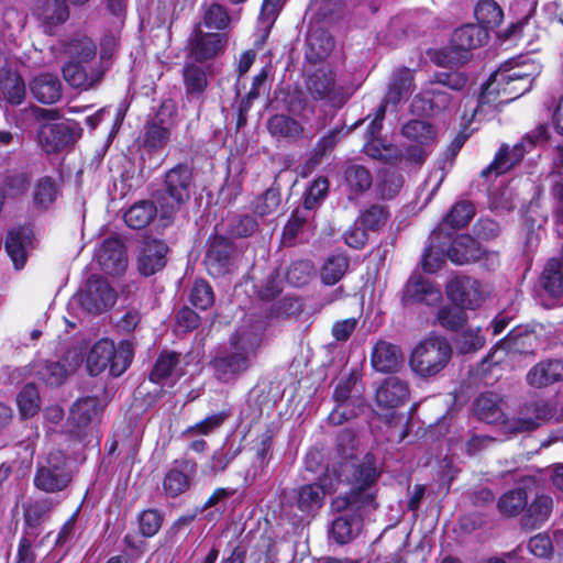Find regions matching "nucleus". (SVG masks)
<instances>
[{"instance_id":"obj_1","label":"nucleus","mask_w":563,"mask_h":563,"mask_svg":"<svg viewBox=\"0 0 563 563\" xmlns=\"http://www.w3.org/2000/svg\"><path fill=\"white\" fill-rule=\"evenodd\" d=\"M343 471L347 473L346 481L351 489L331 503V510L338 516L332 521L330 536L339 544H345L358 536L364 512L376 507L375 495L371 489L377 477L373 457L367 455L357 464L347 462Z\"/></svg>"},{"instance_id":"obj_2","label":"nucleus","mask_w":563,"mask_h":563,"mask_svg":"<svg viewBox=\"0 0 563 563\" xmlns=\"http://www.w3.org/2000/svg\"><path fill=\"white\" fill-rule=\"evenodd\" d=\"M260 343L261 338L255 331L245 327L238 329L230 339L229 349L212 361L216 377L229 383L246 372Z\"/></svg>"},{"instance_id":"obj_3","label":"nucleus","mask_w":563,"mask_h":563,"mask_svg":"<svg viewBox=\"0 0 563 563\" xmlns=\"http://www.w3.org/2000/svg\"><path fill=\"white\" fill-rule=\"evenodd\" d=\"M133 346L128 341H122L118 346L108 339L96 342L90 349L86 366L90 375L97 376L108 371L113 377L121 376L133 360Z\"/></svg>"},{"instance_id":"obj_4","label":"nucleus","mask_w":563,"mask_h":563,"mask_svg":"<svg viewBox=\"0 0 563 563\" xmlns=\"http://www.w3.org/2000/svg\"><path fill=\"white\" fill-rule=\"evenodd\" d=\"M451 356L452 347L446 339L430 336L412 350L409 366L422 378L433 377L448 366Z\"/></svg>"},{"instance_id":"obj_5","label":"nucleus","mask_w":563,"mask_h":563,"mask_svg":"<svg viewBox=\"0 0 563 563\" xmlns=\"http://www.w3.org/2000/svg\"><path fill=\"white\" fill-rule=\"evenodd\" d=\"M192 173L185 164L170 168L164 178V190L156 196L162 219L170 220L190 197Z\"/></svg>"},{"instance_id":"obj_6","label":"nucleus","mask_w":563,"mask_h":563,"mask_svg":"<svg viewBox=\"0 0 563 563\" xmlns=\"http://www.w3.org/2000/svg\"><path fill=\"white\" fill-rule=\"evenodd\" d=\"M488 40V32L477 24H466L456 29L452 35L449 47L435 53L434 62L440 66H455L468 58V52L484 45Z\"/></svg>"},{"instance_id":"obj_7","label":"nucleus","mask_w":563,"mask_h":563,"mask_svg":"<svg viewBox=\"0 0 563 563\" xmlns=\"http://www.w3.org/2000/svg\"><path fill=\"white\" fill-rule=\"evenodd\" d=\"M70 482L71 472L62 451H51L45 460L38 463L34 475L36 488L45 493H58L64 490Z\"/></svg>"},{"instance_id":"obj_8","label":"nucleus","mask_w":563,"mask_h":563,"mask_svg":"<svg viewBox=\"0 0 563 563\" xmlns=\"http://www.w3.org/2000/svg\"><path fill=\"white\" fill-rule=\"evenodd\" d=\"M305 68L308 74L306 87L313 99L325 100L334 107H341L346 102L349 97L335 85L333 74L327 65L321 64L314 70L309 66Z\"/></svg>"},{"instance_id":"obj_9","label":"nucleus","mask_w":563,"mask_h":563,"mask_svg":"<svg viewBox=\"0 0 563 563\" xmlns=\"http://www.w3.org/2000/svg\"><path fill=\"white\" fill-rule=\"evenodd\" d=\"M117 300V292L107 279L91 276L75 301L88 313L97 314L109 309Z\"/></svg>"},{"instance_id":"obj_10","label":"nucleus","mask_w":563,"mask_h":563,"mask_svg":"<svg viewBox=\"0 0 563 563\" xmlns=\"http://www.w3.org/2000/svg\"><path fill=\"white\" fill-rule=\"evenodd\" d=\"M401 134L413 143L406 150V159L420 164L428 156V147L435 141L437 130L427 121L410 120L402 125Z\"/></svg>"},{"instance_id":"obj_11","label":"nucleus","mask_w":563,"mask_h":563,"mask_svg":"<svg viewBox=\"0 0 563 563\" xmlns=\"http://www.w3.org/2000/svg\"><path fill=\"white\" fill-rule=\"evenodd\" d=\"M552 417L549 405L544 401H534L525 405L518 416L505 422V431L509 433L529 432L538 429Z\"/></svg>"},{"instance_id":"obj_12","label":"nucleus","mask_w":563,"mask_h":563,"mask_svg":"<svg viewBox=\"0 0 563 563\" xmlns=\"http://www.w3.org/2000/svg\"><path fill=\"white\" fill-rule=\"evenodd\" d=\"M537 133L538 134L536 136L527 135L521 143L516 144L511 150L508 145H503L497 152L494 161L482 170V176L486 177L490 174L498 176L518 164L526 153L525 143L529 142L530 146L534 145L544 136L545 129L540 126L538 128Z\"/></svg>"},{"instance_id":"obj_13","label":"nucleus","mask_w":563,"mask_h":563,"mask_svg":"<svg viewBox=\"0 0 563 563\" xmlns=\"http://www.w3.org/2000/svg\"><path fill=\"white\" fill-rule=\"evenodd\" d=\"M95 260L101 271L118 276L128 267V254L124 244L119 238L106 239L95 251Z\"/></svg>"},{"instance_id":"obj_14","label":"nucleus","mask_w":563,"mask_h":563,"mask_svg":"<svg viewBox=\"0 0 563 563\" xmlns=\"http://www.w3.org/2000/svg\"><path fill=\"white\" fill-rule=\"evenodd\" d=\"M529 90L522 89L517 79H498V71H496L490 76L479 97L478 108L482 109L485 104L496 102L498 104L508 103Z\"/></svg>"},{"instance_id":"obj_15","label":"nucleus","mask_w":563,"mask_h":563,"mask_svg":"<svg viewBox=\"0 0 563 563\" xmlns=\"http://www.w3.org/2000/svg\"><path fill=\"white\" fill-rule=\"evenodd\" d=\"M446 295L456 306L467 309L479 307L484 299L481 284L467 276L452 277L446 284Z\"/></svg>"},{"instance_id":"obj_16","label":"nucleus","mask_w":563,"mask_h":563,"mask_svg":"<svg viewBox=\"0 0 563 563\" xmlns=\"http://www.w3.org/2000/svg\"><path fill=\"white\" fill-rule=\"evenodd\" d=\"M233 246L222 236L213 238L205 256V265L210 276L222 277L233 269Z\"/></svg>"},{"instance_id":"obj_17","label":"nucleus","mask_w":563,"mask_h":563,"mask_svg":"<svg viewBox=\"0 0 563 563\" xmlns=\"http://www.w3.org/2000/svg\"><path fill=\"white\" fill-rule=\"evenodd\" d=\"M102 407L96 397L78 399L70 408L68 417L69 431L79 435L90 424L99 421Z\"/></svg>"},{"instance_id":"obj_18","label":"nucleus","mask_w":563,"mask_h":563,"mask_svg":"<svg viewBox=\"0 0 563 563\" xmlns=\"http://www.w3.org/2000/svg\"><path fill=\"white\" fill-rule=\"evenodd\" d=\"M38 143L46 153H54L75 141L73 129L67 123L45 122L40 126Z\"/></svg>"},{"instance_id":"obj_19","label":"nucleus","mask_w":563,"mask_h":563,"mask_svg":"<svg viewBox=\"0 0 563 563\" xmlns=\"http://www.w3.org/2000/svg\"><path fill=\"white\" fill-rule=\"evenodd\" d=\"M539 347V339L534 331L519 330L510 333L500 346H497L490 354L489 358L493 364L503 361L506 350H510L520 354H533Z\"/></svg>"},{"instance_id":"obj_20","label":"nucleus","mask_w":563,"mask_h":563,"mask_svg":"<svg viewBox=\"0 0 563 563\" xmlns=\"http://www.w3.org/2000/svg\"><path fill=\"white\" fill-rule=\"evenodd\" d=\"M167 251L168 247L164 242L151 238L144 239L137 258L139 271L144 276H151L161 271L166 264Z\"/></svg>"},{"instance_id":"obj_21","label":"nucleus","mask_w":563,"mask_h":563,"mask_svg":"<svg viewBox=\"0 0 563 563\" xmlns=\"http://www.w3.org/2000/svg\"><path fill=\"white\" fill-rule=\"evenodd\" d=\"M534 477H525L518 487L505 492L497 501L498 511L506 517H517L528 506V489L536 485Z\"/></svg>"},{"instance_id":"obj_22","label":"nucleus","mask_w":563,"mask_h":563,"mask_svg":"<svg viewBox=\"0 0 563 563\" xmlns=\"http://www.w3.org/2000/svg\"><path fill=\"white\" fill-rule=\"evenodd\" d=\"M266 128L272 136L288 142H298L303 139L311 141L314 136V133L306 131L300 122L286 114L271 117L267 120Z\"/></svg>"},{"instance_id":"obj_23","label":"nucleus","mask_w":563,"mask_h":563,"mask_svg":"<svg viewBox=\"0 0 563 563\" xmlns=\"http://www.w3.org/2000/svg\"><path fill=\"white\" fill-rule=\"evenodd\" d=\"M371 364L379 373L398 372L404 364L400 347L386 341H378L372 349Z\"/></svg>"},{"instance_id":"obj_24","label":"nucleus","mask_w":563,"mask_h":563,"mask_svg":"<svg viewBox=\"0 0 563 563\" xmlns=\"http://www.w3.org/2000/svg\"><path fill=\"white\" fill-rule=\"evenodd\" d=\"M442 299V292L431 280L413 275L409 278L404 289L402 300L405 302H423L435 305Z\"/></svg>"},{"instance_id":"obj_25","label":"nucleus","mask_w":563,"mask_h":563,"mask_svg":"<svg viewBox=\"0 0 563 563\" xmlns=\"http://www.w3.org/2000/svg\"><path fill=\"white\" fill-rule=\"evenodd\" d=\"M409 385L396 376L388 377L376 389V402L383 408H397L409 399Z\"/></svg>"},{"instance_id":"obj_26","label":"nucleus","mask_w":563,"mask_h":563,"mask_svg":"<svg viewBox=\"0 0 563 563\" xmlns=\"http://www.w3.org/2000/svg\"><path fill=\"white\" fill-rule=\"evenodd\" d=\"M554 499L548 493L536 494L522 516V526L529 529L541 528L552 516Z\"/></svg>"},{"instance_id":"obj_27","label":"nucleus","mask_w":563,"mask_h":563,"mask_svg":"<svg viewBox=\"0 0 563 563\" xmlns=\"http://www.w3.org/2000/svg\"><path fill=\"white\" fill-rule=\"evenodd\" d=\"M451 96L434 86L429 85L422 92L415 96L411 101V111L417 114H433L449 108Z\"/></svg>"},{"instance_id":"obj_28","label":"nucleus","mask_w":563,"mask_h":563,"mask_svg":"<svg viewBox=\"0 0 563 563\" xmlns=\"http://www.w3.org/2000/svg\"><path fill=\"white\" fill-rule=\"evenodd\" d=\"M333 46V40L327 31L322 29L311 30L306 42V66L314 67L321 64L330 55Z\"/></svg>"},{"instance_id":"obj_29","label":"nucleus","mask_w":563,"mask_h":563,"mask_svg":"<svg viewBox=\"0 0 563 563\" xmlns=\"http://www.w3.org/2000/svg\"><path fill=\"white\" fill-rule=\"evenodd\" d=\"M184 375L185 371L180 365L179 354L164 352L156 360L150 378L157 384H173Z\"/></svg>"},{"instance_id":"obj_30","label":"nucleus","mask_w":563,"mask_h":563,"mask_svg":"<svg viewBox=\"0 0 563 563\" xmlns=\"http://www.w3.org/2000/svg\"><path fill=\"white\" fill-rule=\"evenodd\" d=\"M196 471V464L190 461H181L169 470L163 482V488L167 496L177 497L189 487V477Z\"/></svg>"},{"instance_id":"obj_31","label":"nucleus","mask_w":563,"mask_h":563,"mask_svg":"<svg viewBox=\"0 0 563 563\" xmlns=\"http://www.w3.org/2000/svg\"><path fill=\"white\" fill-rule=\"evenodd\" d=\"M563 379V361L549 360L534 365L527 374L528 383L533 387H544Z\"/></svg>"},{"instance_id":"obj_32","label":"nucleus","mask_w":563,"mask_h":563,"mask_svg":"<svg viewBox=\"0 0 563 563\" xmlns=\"http://www.w3.org/2000/svg\"><path fill=\"white\" fill-rule=\"evenodd\" d=\"M63 77L73 88L87 90L101 80L102 73L98 69L88 71L82 63L69 60L63 67Z\"/></svg>"},{"instance_id":"obj_33","label":"nucleus","mask_w":563,"mask_h":563,"mask_svg":"<svg viewBox=\"0 0 563 563\" xmlns=\"http://www.w3.org/2000/svg\"><path fill=\"white\" fill-rule=\"evenodd\" d=\"M474 412L479 420L487 423H503L505 426V415L501 408V399L494 393L481 394L474 404Z\"/></svg>"},{"instance_id":"obj_34","label":"nucleus","mask_w":563,"mask_h":563,"mask_svg":"<svg viewBox=\"0 0 563 563\" xmlns=\"http://www.w3.org/2000/svg\"><path fill=\"white\" fill-rule=\"evenodd\" d=\"M481 256L482 249L478 242L464 234L455 238L448 251V257L459 265L476 262Z\"/></svg>"},{"instance_id":"obj_35","label":"nucleus","mask_w":563,"mask_h":563,"mask_svg":"<svg viewBox=\"0 0 563 563\" xmlns=\"http://www.w3.org/2000/svg\"><path fill=\"white\" fill-rule=\"evenodd\" d=\"M540 284L554 302H559L563 298V269L559 260L551 258L547 262Z\"/></svg>"},{"instance_id":"obj_36","label":"nucleus","mask_w":563,"mask_h":563,"mask_svg":"<svg viewBox=\"0 0 563 563\" xmlns=\"http://www.w3.org/2000/svg\"><path fill=\"white\" fill-rule=\"evenodd\" d=\"M30 88L33 97L45 104L55 103L62 97V84L56 76L51 74L35 77Z\"/></svg>"},{"instance_id":"obj_37","label":"nucleus","mask_w":563,"mask_h":563,"mask_svg":"<svg viewBox=\"0 0 563 563\" xmlns=\"http://www.w3.org/2000/svg\"><path fill=\"white\" fill-rule=\"evenodd\" d=\"M413 89V73L408 68H401L394 73L388 90L382 103L396 106L406 99Z\"/></svg>"},{"instance_id":"obj_38","label":"nucleus","mask_w":563,"mask_h":563,"mask_svg":"<svg viewBox=\"0 0 563 563\" xmlns=\"http://www.w3.org/2000/svg\"><path fill=\"white\" fill-rule=\"evenodd\" d=\"M225 37L219 33L197 34L191 43L190 53L197 60H207L223 51Z\"/></svg>"},{"instance_id":"obj_39","label":"nucleus","mask_w":563,"mask_h":563,"mask_svg":"<svg viewBox=\"0 0 563 563\" xmlns=\"http://www.w3.org/2000/svg\"><path fill=\"white\" fill-rule=\"evenodd\" d=\"M349 198L353 199L372 187L373 178L367 168L362 165H350L344 173Z\"/></svg>"},{"instance_id":"obj_40","label":"nucleus","mask_w":563,"mask_h":563,"mask_svg":"<svg viewBox=\"0 0 563 563\" xmlns=\"http://www.w3.org/2000/svg\"><path fill=\"white\" fill-rule=\"evenodd\" d=\"M38 14L46 31L51 32L53 27L67 21L69 8L66 0H44Z\"/></svg>"},{"instance_id":"obj_41","label":"nucleus","mask_w":563,"mask_h":563,"mask_svg":"<svg viewBox=\"0 0 563 563\" xmlns=\"http://www.w3.org/2000/svg\"><path fill=\"white\" fill-rule=\"evenodd\" d=\"M325 497L323 487L319 484H306L297 490V506L302 512L310 514L321 508Z\"/></svg>"},{"instance_id":"obj_42","label":"nucleus","mask_w":563,"mask_h":563,"mask_svg":"<svg viewBox=\"0 0 563 563\" xmlns=\"http://www.w3.org/2000/svg\"><path fill=\"white\" fill-rule=\"evenodd\" d=\"M183 78L187 97L199 99L208 87V78L203 68L186 64Z\"/></svg>"},{"instance_id":"obj_43","label":"nucleus","mask_w":563,"mask_h":563,"mask_svg":"<svg viewBox=\"0 0 563 563\" xmlns=\"http://www.w3.org/2000/svg\"><path fill=\"white\" fill-rule=\"evenodd\" d=\"M64 53L70 60L89 63L96 56L97 46L87 36H76L64 44Z\"/></svg>"},{"instance_id":"obj_44","label":"nucleus","mask_w":563,"mask_h":563,"mask_svg":"<svg viewBox=\"0 0 563 563\" xmlns=\"http://www.w3.org/2000/svg\"><path fill=\"white\" fill-rule=\"evenodd\" d=\"M157 213V207L151 201H140L133 205L124 214L125 223L132 229H143L148 225Z\"/></svg>"},{"instance_id":"obj_45","label":"nucleus","mask_w":563,"mask_h":563,"mask_svg":"<svg viewBox=\"0 0 563 563\" xmlns=\"http://www.w3.org/2000/svg\"><path fill=\"white\" fill-rule=\"evenodd\" d=\"M349 265V258L344 254L330 255L321 267V280L325 285L336 284L346 274Z\"/></svg>"},{"instance_id":"obj_46","label":"nucleus","mask_w":563,"mask_h":563,"mask_svg":"<svg viewBox=\"0 0 563 563\" xmlns=\"http://www.w3.org/2000/svg\"><path fill=\"white\" fill-rule=\"evenodd\" d=\"M477 25L483 27L498 26L504 18V13L499 4L494 0H479L474 10Z\"/></svg>"},{"instance_id":"obj_47","label":"nucleus","mask_w":563,"mask_h":563,"mask_svg":"<svg viewBox=\"0 0 563 563\" xmlns=\"http://www.w3.org/2000/svg\"><path fill=\"white\" fill-rule=\"evenodd\" d=\"M537 74L538 66L534 63L525 62L516 67L498 70V79H517L522 89H530Z\"/></svg>"},{"instance_id":"obj_48","label":"nucleus","mask_w":563,"mask_h":563,"mask_svg":"<svg viewBox=\"0 0 563 563\" xmlns=\"http://www.w3.org/2000/svg\"><path fill=\"white\" fill-rule=\"evenodd\" d=\"M334 409L330 412L329 422L334 426H340L360 415L364 407L362 398H355L351 401H335Z\"/></svg>"},{"instance_id":"obj_49","label":"nucleus","mask_w":563,"mask_h":563,"mask_svg":"<svg viewBox=\"0 0 563 563\" xmlns=\"http://www.w3.org/2000/svg\"><path fill=\"white\" fill-rule=\"evenodd\" d=\"M16 405L22 417L35 416L41 406L37 388L32 384L25 385L16 397Z\"/></svg>"},{"instance_id":"obj_50","label":"nucleus","mask_w":563,"mask_h":563,"mask_svg":"<svg viewBox=\"0 0 563 563\" xmlns=\"http://www.w3.org/2000/svg\"><path fill=\"white\" fill-rule=\"evenodd\" d=\"M280 205V194L275 188H269L258 195L252 202L253 212L265 218L277 211Z\"/></svg>"},{"instance_id":"obj_51","label":"nucleus","mask_w":563,"mask_h":563,"mask_svg":"<svg viewBox=\"0 0 563 563\" xmlns=\"http://www.w3.org/2000/svg\"><path fill=\"white\" fill-rule=\"evenodd\" d=\"M36 375L48 386H59L64 383L67 372L57 362L43 361L36 365Z\"/></svg>"},{"instance_id":"obj_52","label":"nucleus","mask_w":563,"mask_h":563,"mask_svg":"<svg viewBox=\"0 0 563 563\" xmlns=\"http://www.w3.org/2000/svg\"><path fill=\"white\" fill-rule=\"evenodd\" d=\"M169 141V128L163 125L159 115L153 120L147 126L144 135L145 146L156 150L162 148Z\"/></svg>"},{"instance_id":"obj_53","label":"nucleus","mask_w":563,"mask_h":563,"mask_svg":"<svg viewBox=\"0 0 563 563\" xmlns=\"http://www.w3.org/2000/svg\"><path fill=\"white\" fill-rule=\"evenodd\" d=\"M25 236L20 231H11L5 241V250L12 260L14 267L20 269L26 262Z\"/></svg>"},{"instance_id":"obj_54","label":"nucleus","mask_w":563,"mask_h":563,"mask_svg":"<svg viewBox=\"0 0 563 563\" xmlns=\"http://www.w3.org/2000/svg\"><path fill=\"white\" fill-rule=\"evenodd\" d=\"M388 218L389 212L384 206L373 205L361 213L356 223L367 230L378 231L386 224Z\"/></svg>"},{"instance_id":"obj_55","label":"nucleus","mask_w":563,"mask_h":563,"mask_svg":"<svg viewBox=\"0 0 563 563\" xmlns=\"http://www.w3.org/2000/svg\"><path fill=\"white\" fill-rule=\"evenodd\" d=\"M437 321L448 330H457L466 322V314L460 306H444L437 312Z\"/></svg>"},{"instance_id":"obj_56","label":"nucleus","mask_w":563,"mask_h":563,"mask_svg":"<svg viewBox=\"0 0 563 563\" xmlns=\"http://www.w3.org/2000/svg\"><path fill=\"white\" fill-rule=\"evenodd\" d=\"M475 214L474 206L467 201L455 203L445 218V223L454 229L466 225Z\"/></svg>"},{"instance_id":"obj_57","label":"nucleus","mask_w":563,"mask_h":563,"mask_svg":"<svg viewBox=\"0 0 563 563\" xmlns=\"http://www.w3.org/2000/svg\"><path fill=\"white\" fill-rule=\"evenodd\" d=\"M228 417L229 415L224 411L213 413L195 426L187 428L183 434L185 437H194L197 434L208 435L220 428Z\"/></svg>"},{"instance_id":"obj_58","label":"nucleus","mask_w":563,"mask_h":563,"mask_svg":"<svg viewBox=\"0 0 563 563\" xmlns=\"http://www.w3.org/2000/svg\"><path fill=\"white\" fill-rule=\"evenodd\" d=\"M4 99L11 104H20L25 98V85L23 79L16 75H10L2 84Z\"/></svg>"},{"instance_id":"obj_59","label":"nucleus","mask_w":563,"mask_h":563,"mask_svg":"<svg viewBox=\"0 0 563 563\" xmlns=\"http://www.w3.org/2000/svg\"><path fill=\"white\" fill-rule=\"evenodd\" d=\"M190 302L201 310L210 308L214 302L211 286L205 280H196L190 291Z\"/></svg>"},{"instance_id":"obj_60","label":"nucleus","mask_w":563,"mask_h":563,"mask_svg":"<svg viewBox=\"0 0 563 563\" xmlns=\"http://www.w3.org/2000/svg\"><path fill=\"white\" fill-rule=\"evenodd\" d=\"M311 276L312 265L309 261H297L291 263L286 273L287 282L295 287L308 284Z\"/></svg>"},{"instance_id":"obj_61","label":"nucleus","mask_w":563,"mask_h":563,"mask_svg":"<svg viewBox=\"0 0 563 563\" xmlns=\"http://www.w3.org/2000/svg\"><path fill=\"white\" fill-rule=\"evenodd\" d=\"M55 507L52 498H42L32 503L25 510V521L29 526H36Z\"/></svg>"},{"instance_id":"obj_62","label":"nucleus","mask_w":563,"mask_h":563,"mask_svg":"<svg viewBox=\"0 0 563 563\" xmlns=\"http://www.w3.org/2000/svg\"><path fill=\"white\" fill-rule=\"evenodd\" d=\"M205 25L209 29H225L230 22L229 14L224 7L212 3L205 12Z\"/></svg>"},{"instance_id":"obj_63","label":"nucleus","mask_w":563,"mask_h":563,"mask_svg":"<svg viewBox=\"0 0 563 563\" xmlns=\"http://www.w3.org/2000/svg\"><path fill=\"white\" fill-rule=\"evenodd\" d=\"M57 187L51 178H42L34 190V201L41 207H47L57 196Z\"/></svg>"},{"instance_id":"obj_64","label":"nucleus","mask_w":563,"mask_h":563,"mask_svg":"<svg viewBox=\"0 0 563 563\" xmlns=\"http://www.w3.org/2000/svg\"><path fill=\"white\" fill-rule=\"evenodd\" d=\"M329 189V181L324 177L316 179L306 191L303 209L310 211L324 198Z\"/></svg>"}]
</instances>
